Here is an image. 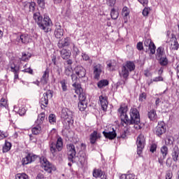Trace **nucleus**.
<instances>
[{
	"label": "nucleus",
	"instance_id": "obj_1",
	"mask_svg": "<svg viewBox=\"0 0 179 179\" xmlns=\"http://www.w3.org/2000/svg\"><path fill=\"white\" fill-rule=\"evenodd\" d=\"M128 106L121 105L117 110V114L122 121V125H134V124L141 123V115L136 108H131L130 110V120L128 117Z\"/></svg>",
	"mask_w": 179,
	"mask_h": 179
},
{
	"label": "nucleus",
	"instance_id": "obj_2",
	"mask_svg": "<svg viewBox=\"0 0 179 179\" xmlns=\"http://www.w3.org/2000/svg\"><path fill=\"white\" fill-rule=\"evenodd\" d=\"M33 19L37 23L39 29L43 30L45 33H48L51 31V27L52 26V21L51 18L47 15L41 16L39 12L34 13Z\"/></svg>",
	"mask_w": 179,
	"mask_h": 179
},
{
	"label": "nucleus",
	"instance_id": "obj_3",
	"mask_svg": "<svg viewBox=\"0 0 179 179\" xmlns=\"http://www.w3.org/2000/svg\"><path fill=\"white\" fill-rule=\"evenodd\" d=\"M166 36L168 37V41L169 40L171 46L170 49L173 50H177L179 48L178 41H177V37L174 34H171L170 31L166 32Z\"/></svg>",
	"mask_w": 179,
	"mask_h": 179
},
{
	"label": "nucleus",
	"instance_id": "obj_4",
	"mask_svg": "<svg viewBox=\"0 0 179 179\" xmlns=\"http://www.w3.org/2000/svg\"><path fill=\"white\" fill-rule=\"evenodd\" d=\"M62 138L61 137L57 138V143H52L50 145V152L52 154L53 156L55 155V153H57V150L58 152H61L62 150Z\"/></svg>",
	"mask_w": 179,
	"mask_h": 179
},
{
	"label": "nucleus",
	"instance_id": "obj_5",
	"mask_svg": "<svg viewBox=\"0 0 179 179\" xmlns=\"http://www.w3.org/2000/svg\"><path fill=\"white\" fill-rule=\"evenodd\" d=\"M41 164L43 169L45 170V171H48V173H51V171H54L55 170V167L48 162L47 158L42 157L41 158Z\"/></svg>",
	"mask_w": 179,
	"mask_h": 179
},
{
	"label": "nucleus",
	"instance_id": "obj_6",
	"mask_svg": "<svg viewBox=\"0 0 179 179\" xmlns=\"http://www.w3.org/2000/svg\"><path fill=\"white\" fill-rule=\"evenodd\" d=\"M145 136L144 135H139L137 137L136 140V145H137V154L138 156L142 155V151L143 150V148H145Z\"/></svg>",
	"mask_w": 179,
	"mask_h": 179
},
{
	"label": "nucleus",
	"instance_id": "obj_7",
	"mask_svg": "<svg viewBox=\"0 0 179 179\" xmlns=\"http://www.w3.org/2000/svg\"><path fill=\"white\" fill-rule=\"evenodd\" d=\"M73 87H75L76 94H78L79 101H87L86 100V94L83 92V89H82V86L78 85L76 84L72 85Z\"/></svg>",
	"mask_w": 179,
	"mask_h": 179
},
{
	"label": "nucleus",
	"instance_id": "obj_8",
	"mask_svg": "<svg viewBox=\"0 0 179 179\" xmlns=\"http://www.w3.org/2000/svg\"><path fill=\"white\" fill-rule=\"evenodd\" d=\"M23 10L26 13H35L36 7V3L34 1L31 2H24L23 4Z\"/></svg>",
	"mask_w": 179,
	"mask_h": 179
},
{
	"label": "nucleus",
	"instance_id": "obj_9",
	"mask_svg": "<svg viewBox=\"0 0 179 179\" xmlns=\"http://www.w3.org/2000/svg\"><path fill=\"white\" fill-rule=\"evenodd\" d=\"M61 117L63 120L67 121V122H71L72 118H73V113L69 109L64 108L62 110Z\"/></svg>",
	"mask_w": 179,
	"mask_h": 179
},
{
	"label": "nucleus",
	"instance_id": "obj_10",
	"mask_svg": "<svg viewBox=\"0 0 179 179\" xmlns=\"http://www.w3.org/2000/svg\"><path fill=\"white\" fill-rule=\"evenodd\" d=\"M50 99H52V92L49 90L45 92L43 96L41 98L40 104L43 106V107H47L48 100H50Z\"/></svg>",
	"mask_w": 179,
	"mask_h": 179
},
{
	"label": "nucleus",
	"instance_id": "obj_11",
	"mask_svg": "<svg viewBox=\"0 0 179 179\" xmlns=\"http://www.w3.org/2000/svg\"><path fill=\"white\" fill-rule=\"evenodd\" d=\"M101 64H97L93 66V75H94V79H96V80H99L100 79V75H101L102 71Z\"/></svg>",
	"mask_w": 179,
	"mask_h": 179
},
{
	"label": "nucleus",
	"instance_id": "obj_12",
	"mask_svg": "<svg viewBox=\"0 0 179 179\" xmlns=\"http://www.w3.org/2000/svg\"><path fill=\"white\" fill-rule=\"evenodd\" d=\"M144 45L145 47H148V50H150V54H155L156 52V45L152 41V39L147 38L144 41Z\"/></svg>",
	"mask_w": 179,
	"mask_h": 179
},
{
	"label": "nucleus",
	"instance_id": "obj_13",
	"mask_svg": "<svg viewBox=\"0 0 179 179\" xmlns=\"http://www.w3.org/2000/svg\"><path fill=\"white\" fill-rule=\"evenodd\" d=\"M76 75L79 79L85 78L86 76V69L82 66H78L75 68Z\"/></svg>",
	"mask_w": 179,
	"mask_h": 179
},
{
	"label": "nucleus",
	"instance_id": "obj_14",
	"mask_svg": "<svg viewBox=\"0 0 179 179\" xmlns=\"http://www.w3.org/2000/svg\"><path fill=\"white\" fill-rule=\"evenodd\" d=\"M55 29L54 34L56 37V38H61L62 36H64V29H62V27L61 26V24L57 22L55 24Z\"/></svg>",
	"mask_w": 179,
	"mask_h": 179
},
{
	"label": "nucleus",
	"instance_id": "obj_15",
	"mask_svg": "<svg viewBox=\"0 0 179 179\" xmlns=\"http://www.w3.org/2000/svg\"><path fill=\"white\" fill-rule=\"evenodd\" d=\"M17 41L18 43H22V44H29V43L31 41V38H30V36H29V34H24L18 36L17 38Z\"/></svg>",
	"mask_w": 179,
	"mask_h": 179
},
{
	"label": "nucleus",
	"instance_id": "obj_16",
	"mask_svg": "<svg viewBox=\"0 0 179 179\" xmlns=\"http://www.w3.org/2000/svg\"><path fill=\"white\" fill-rule=\"evenodd\" d=\"M36 159H37V155L29 153L28 154L25 158H23L22 162V164H29L33 162H34L36 160Z\"/></svg>",
	"mask_w": 179,
	"mask_h": 179
},
{
	"label": "nucleus",
	"instance_id": "obj_17",
	"mask_svg": "<svg viewBox=\"0 0 179 179\" xmlns=\"http://www.w3.org/2000/svg\"><path fill=\"white\" fill-rule=\"evenodd\" d=\"M99 103L103 111H107L108 107V101L107 96L101 95L99 96Z\"/></svg>",
	"mask_w": 179,
	"mask_h": 179
},
{
	"label": "nucleus",
	"instance_id": "obj_18",
	"mask_svg": "<svg viewBox=\"0 0 179 179\" xmlns=\"http://www.w3.org/2000/svg\"><path fill=\"white\" fill-rule=\"evenodd\" d=\"M71 37H66L63 40H60L58 42L59 48H64V47H69L71 45Z\"/></svg>",
	"mask_w": 179,
	"mask_h": 179
},
{
	"label": "nucleus",
	"instance_id": "obj_19",
	"mask_svg": "<svg viewBox=\"0 0 179 179\" xmlns=\"http://www.w3.org/2000/svg\"><path fill=\"white\" fill-rule=\"evenodd\" d=\"M68 155L69 160H72L75 156H76V150H75V145L73 144L67 145Z\"/></svg>",
	"mask_w": 179,
	"mask_h": 179
},
{
	"label": "nucleus",
	"instance_id": "obj_20",
	"mask_svg": "<svg viewBox=\"0 0 179 179\" xmlns=\"http://www.w3.org/2000/svg\"><path fill=\"white\" fill-rule=\"evenodd\" d=\"M166 133V127L164 124H159L154 130L155 135H163Z\"/></svg>",
	"mask_w": 179,
	"mask_h": 179
},
{
	"label": "nucleus",
	"instance_id": "obj_21",
	"mask_svg": "<svg viewBox=\"0 0 179 179\" xmlns=\"http://www.w3.org/2000/svg\"><path fill=\"white\" fill-rule=\"evenodd\" d=\"M10 71L11 72H13L14 73V79H19V72L20 70V68L19 67V66L13 64L10 65Z\"/></svg>",
	"mask_w": 179,
	"mask_h": 179
},
{
	"label": "nucleus",
	"instance_id": "obj_22",
	"mask_svg": "<svg viewBox=\"0 0 179 179\" xmlns=\"http://www.w3.org/2000/svg\"><path fill=\"white\" fill-rule=\"evenodd\" d=\"M103 135H117L114 127L109 125L106 129L102 132Z\"/></svg>",
	"mask_w": 179,
	"mask_h": 179
},
{
	"label": "nucleus",
	"instance_id": "obj_23",
	"mask_svg": "<svg viewBox=\"0 0 179 179\" xmlns=\"http://www.w3.org/2000/svg\"><path fill=\"white\" fill-rule=\"evenodd\" d=\"M60 55L62 59H69V58H71V55H72V53H71V51L66 49H62L60 50Z\"/></svg>",
	"mask_w": 179,
	"mask_h": 179
},
{
	"label": "nucleus",
	"instance_id": "obj_24",
	"mask_svg": "<svg viewBox=\"0 0 179 179\" xmlns=\"http://www.w3.org/2000/svg\"><path fill=\"white\" fill-rule=\"evenodd\" d=\"M125 69L129 72H132V71H135V63L131 61H127L124 65H123Z\"/></svg>",
	"mask_w": 179,
	"mask_h": 179
},
{
	"label": "nucleus",
	"instance_id": "obj_25",
	"mask_svg": "<svg viewBox=\"0 0 179 179\" xmlns=\"http://www.w3.org/2000/svg\"><path fill=\"white\" fill-rule=\"evenodd\" d=\"M50 76V73L48 70H46L43 72V76L41 78V83L42 85H47L48 83V78Z\"/></svg>",
	"mask_w": 179,
	"mask_h": 179
},
{
	"label": "nucleus",
	"instance_id": "obj_26",
	"mask_svg": "<svg viewBox=\"0 0 179 179\" xmlns=\"http://www.w3.org/2000/svg\"><path fill=\"white\" fill-rule=\"evenodd\" d=\"M148 117L150 121H156V120H157V113H156V110L152 109L148 111Z\"/></svg>",
	"mask_w": 179,
	"mask_h": 179
},
{
	"label": "nucleus",
	"instance_id": "obj_27",
	"mask_svg": "<svg viewBox=\"0 0 179 179\" xmlns=\"http://www.w3.org/2000/svg\"><path fill=\"white\" fill-rule=\"evenodd\" d=\"M129 71L127 70L124 66H122V71L120 72V78H123L124 79H127L128 76H129Z\"/></svg>",
	"mask_w": 179,
	"mask_h": 179
},
{
	"label": "nucleus",
	"instance_id": "obj_28",
	"mask_svg": "<svg viewBox=\"0 0 179 179\" xmlns=\"http://www.w3.org/2000/svg\"><path fill=\"white\" fill-rule=\"evenodd\" d=\"M166 57V52H164V49L162 47H159L157 50L156 58L159 59Z\"/></svg>",
	"mask_w": 179,
	"mask_h": 179
},
{
	"label": "nucleus",
	"instance_id": "obj_29",
	"mask_svg": "<svg viewBox=\"0 0 179 179\" xmlns=\"http://www.w3.org/2000/svg\"><path fill=\"white\" fill-rule=\"evenodd\" d=\"M179 150L178 147H175L172 152V159L173 162H177L178 160Z\"/></svg>",
	"mask_w": 179,
	"mask_h": 179
},
{
	"label": "nucleus",
	"instance_id": "obj_30",
	"mask_svg": "<svg viewBox=\"0 0 179 179\" xmlns=\"http://www.w3.org/2000/svg\"><path fill=\"white\" fill-rule=\"evenodd\" d=\"M12 148V143H10L9 141H6L5 144L3 147V152L6 153L10 150Z\"/></svg>",
	"mask_w": 179,
	"mask_h": 179
},
{
	"label": "nucleus",
	"instance_id": "obj_31",
	"mask_svg": "<svg viewBox=\"0 0 179 179\" xmlns=\"http://www.w3.org/2000/svg\"><path fill=\"white\" fill-rule=\"evenodd\" d=\"M65 71L64 73L66 76H71L73 73V69H72V66H64Z\"/></svg>",
	"mask_w": 179,
	"mask_h": 179
},
{
	"label": "nucleus",
	"instance_id": "obj_32",
	"mask_svg": "<svg viewBox=\"0 0 179 179\" xmlns=\"http://www.w3.org/2000/svg\"><path fill=\"white\" fill-rule=\"evenodd\" d=\"M78 108L80 111H85L87 108V101H80L78 103Z\"/></svg>",
	"mask_w": 179,
	"mask_h": 179
},
{
	"label": "nucleus",
	"instance_id": "obj_33",
	"mask_svg": "<svg viewBox=\"0 0 179 179\" xmlns=\"http://www.w3.org/2000/svg\"><path fill=\"white\" fill-rule=\"evenodd\" d=\"M97 86L99 89H102V87H106V86H108V80H101L98 82Z\"/></svg>",
	"mask_w": 179,
	"mask_h": 179
},
{
	"label": "nucleus",
	"instance_id": "obj_34",
	"mask_svg": "<svg viewBox=\"0 0 179 179\" xmlns=\"http://www.w3.org/2000/svg\"><path fill=\"white\" fill-rule=\"evenodd\" d=\"M79 160L81 164H85L87 162V156L86 155V153L82 152L80 154Z\"/></svg>",
	"mask_w": 179,
	"mask_h": 179
},
{
	"label": "nucleus",
	"instance_id": "obj_35",
	"mask_svg": "<svg viewBox=\"0 0 179 179\" xmlns=\"http://www.w3.org/2000/svg\"><path fill=\"white\" fill-rule=\"evenodd\" d=\"M159 60V64L162 65V66H166V65L169 64V59L166 56L164 57H161L158 59Z\"/></svg>",
	"mask_w": 179,
	"mask_h": 179
},
{
	"label": "nucleus",
	"instance_id": "obj_36",
	"mask_svg": "<svg viewBox=\"0 0 179 179\" xmlns=\"http://www.w3.org/2000/svg\"><path fill=\"white\" fill-rule=\"evenodd\" d=\"M93 177L95 178H99V177H101L103 176V171L100 169H94L92 173Z\"/></svg>",
	"mask_w": 179,
	"mask_h": 179
},
{
	"label": "nucleus",
	"instance_id": "obj_37",
	"mask_svg": "<svg viewBox=\"0 0 179 179\" xmlns=\"http://www.w3.org/2000/svg\"><path fill=\"white\" fill-rule=\"evenodd\" d=\"M33 135H38L41 132V127L40 126H36L31 129Z\"/></svg>",
	"mask_w": 179,
	"mask_h": 179
},
{
	"label": "nucleus",
	"instance_id": "obj_38",
	"mask_svg": "<svg viewBox=\"0 0 179 179\" xmlns=\"http://www.w3.org/2000/svg\"><path fill=\"white\" fill-rule=\"evenodd\" d=\"M48 120L50 124H52V125H54V124L57 122V117L54 114H50L48 117Z\"/></svg>",
	"mask_w": 179,
	"mask_h": 179
},
{
	"label": "nucleus",
	"instance_id": "obj_39",
	"mask_svg": "<svg viewBox=\"0 0 179 179\" xmlns=\"http://www.w3.org/2000/svg\"><path fill=\"white\" fill-rule=\"evenodd\" d=\"M110 16H111V18L113 19V20L118 19V11L113 8L110 11Z\"/></svg>",
	"mask_w": 179,
	"mask_h": 179
},
{
	"label": "nucleus",
	"instance_id": "obj_40",
	"mask_svg": "<svg viewBox=\"0 0 179 179\" xmlns=\"http://www.w3.org/2000/svg\"><path fill=\"white\" fill-rule=\"evenodd\" d=\"M44 120H45V114L43 113H40L37 119L38 124H43V121H44Z\"/></svg>",
	"mask_w": 179,
	"mask_h": 179
},
{
	"label": "nucleus",
	"instance_id": "obj_41",
	"mask_svg": "<svg viewBox=\"0 0 179 179\" xmlns=\"http://www.w3.org/2000/svg\"><path fill=\"white\" fill-rule=\"evenodd\" d=\"M161 153L162 154V156L164 159L167 156V153H169V148L167 146H163L161 148Z\"/></svg>",
	"mask_w": 179,
	"mask_h": 179
},
{
	"label": "nucleus",
	"instance_id": "obj_42",
	"mask_svg": "<svg viewBox=\"0 0 179 179\" xmlns=\"http://www.w3.org/2000/svg\"><path fill=\"white\" fill-rule=\"evenodd\" d=\"M66 80L64 79L60 81V85H62V89L64 92L68 90V85H66Z\"/></svg>",
	"mask_w": 179,
	"mask_h": 179
},
{
	"label": "nucleus",
	"instance_id": "obj_43",
	"mask_svg": "<svg viewBox=\"0 0 179 179\" xmlns=\"http://www.w3.org/2000/svg\"><path fill=\"white\" fill-rule=\"evenodd\" d=\"M15 179H29V176L26 173H17L15 176Z\"/></svg>",
	"mask_w": 179,
	"mask_h": 179
},
{
	"label": "nucleus",
	"instance_id": "obj_44",
	"mask_svg": "<svg viewBox=\"0 0 179 179\" xmlns=\"http://www.w3.org/2000/svg\"><path fill=\"white\" fill-rule=\"evenodd\" d=\"M70 76L71 78V80L73 83V85L80 86V84L78 83V76H76V75L73 73Z\"/></svg>",
	"mask_w": 179,
	"mask_h": 179
},
{
	"label": "nucleus",
	"instance_id": "obj_45",
	"mask_svg": "<svg viewBox=\"0 0 179 179\" xmlns=\"http://www.w3.org/2000/svg\"><path fill=\"white\" fill-rule=\"evenodd\" d=\"M0 107H4V108H8V101L5 98H1L0 100Z\"/></svg>",
	"mask_w": 179,
	"mask_h": 179
},
{
	"label": "nucleus",
	"instance_id": "obj_46",
	"mask_svg": "<svg viewBox=\"0 0 179 179\" xmlns=\"http://www.w3.org/2000/svg\"><path fill=\"white\" fill-rule=\"evenodd\" d=\"M31 55L29 53H22V61H27L28 59H30V57Z\"/></svg>",
	"mask_w": 179,
	"mask_h": 179
},
{
	"label": "nucleus",
	"instance_id": "obj_47",
	"mask_svg": "<svg viewBox=\"0 0 179 179\" xmlns=\"http://www.w3.org/2000/svg\"><path fill=\"white\" fill-rule=\"evenodd\" d=\"M122 15L124 17H127V16H128V15H129V10H128V8L127 6H125L122 8Z\"/></svg>",
	"mask_w": 179,
	"mask_h": 179
},
{
	"label": "nucleus",
	"instance_id": "obj_48",
	"mask_svg": "<svg viewBox=\"0 0 179 179\" xmlns=\"http://www.w3.org/2000/svg\"><path fill=\"white\" fill-rule=\"evenodd\" d=\"M98 138L97 135H92L90 138V143L92 144L96 143V141Z\"/></svg>",
	"mask_w": 179,
	"mask_h": 179
},
{
	"label": "nucleus",
	"instance_id": "obj_49",
	"mask_svg": "<svg viewBox=\"0 0 179 179\" xmlns=\"http://www.w3.org/2000/svg\"><path fill=\"white\" fill-rule=\"evenodd\" d=\"M139 101H145L146 100V93L143 92L139 95Z\"/></svg>",
	"mask_w": 179,
	"mask_h": 179
},
{
	"label": "nucleus",
	"instance_id": "obj_50",
	"mask_svg": "<svg viewBox=\"0 0 179 179\" xmlns=\"http://www.w3.org/2000/svg\"><path fill=\"white\" fill-rule=\"evenodd\" d=\"M37 3L40 8H44L45 6V1L44 0H37Z\"/></svg>",
	"mask_w": 179,
	"mask_h": 179
},
{
	"label": "nucleus",
	"instance_id": "obj_51",
	"mask_svg": "<svg viewBox=\"0 0 179 179\" xmlns=\"http://www.w3.org/2000/svg\"><path fill=\"white\" fill-rule=\"evenodd\" d=\"M17 113L20 116L24 115V114H26V109L24 108H20L17 110Z\"/></svg>",
	"mask_w": 179,
	"mask_h": 179
},
{
	"label": "nucleus",
	"instance_id": "obj_52",
	"mask_svg": "<svg viewBox=\"0 0 179 179\" xmlns=\"http://www.w3.org/2000/svg\"><path fill=\"white\" fill-rule=\"evenodd\" d=\"M164 78L162 76H159L158 77H155L153 78V82H163Z\"/></svg>",
	"mask_w": 179,
	"mask_h": 179
},
{
	"label": "nucleus",
	"instance_id": "obj_53",
	"mask_svg": "<svg viewBox=\"0 0 179 179\" xmlns=\"http://www.w3.org/2000/svg\"><path fill=\"white\" fill-rule=\"evenodd\" d=\"M136 48L138 51H142V50H143V43L142 42H138Z\"/></svg>",
	"mask_w": 179,
	"mask_h": 179
},
{
	"label": "nucleus",
	"instance_id": "obj_54",
	"mask_svg": "<svg viewBox=\"0 0 179 179\" xmlns=\"http://www.w3.org/2000/svg\"><path fill=\"white\" fill-rule=\"evenodd\" d=\"M106 139H110V141H113V139H115L117 135H105Z\"/></svg>",
	"mask_w": 179,
	"mask_h": 179
},
{
	"label": "nucleus",
	"instance_id": "obj_55",
	"mask_svg": "<svg viewBox=\"0 0 179 179\" xmlns=\"http://www.w3.org/2000/svg\"><path fill=\"white\" fill-rule=\"evenodd\" d=\"M72 64H73V62L71 59H67L66 64H64V66H72Z\"/></svg>",
	"mask_w": 179,
	"mask_h": 179
},
{
	"label": "nucleus",
	"instance_id": "obj_56",
	"mask_svg": "<svg viewBox=\"0 0 179 179\" xmlns=\"http://www.w3.org/2000/svg\"><path fill=\"white\" fill-rule=\"evenodd\" d=\"M165 178L166 179H171V178H173V172L168 171L166 173V174Z\"/></svg>",
	"mask_w": 179,
	"mask_h": 179
},
{
	"label": "nucleus",
	"instance_id": "obj_57",
	"mask_svg": "<svg viewBox=\"0 0 179 179\" xmlns=\"http://www.w3.org/2000/svg\"><path fill=\"white\" fill-rule=\"evenodd\" d=\"M157 148V145L156 144H152L150 148V151L152 152V153H154L156 152V149Z\"/></svg>",
	"mask_w": 179,
	"mask_h": 179
},
{
	"label": "nucleus",
	"instance_id": "obj_58",
	"mask_svg": "<svg viewBox=\"0 0 179 179\" xmlns=\"http://www.w3.org/2000/svg\"><path fill=\"white\" fill-rule=\"evenodd\" d=\"M138 1L139 2V3L143 5V6H148V0H138Z\"/></svg>",
	"mask_w": 179,
	"mask_h": 179
},
{
	"label": "nucleus",
	"instance_id": "obj_59",
	"mask_svg": "<svg viewBox=\"0 0 179 179\" xmlns=\"http://www.w3.org/2000/svg\"><path fill=\"white\" fill-rule=\"evenodd\" d=\"M82 58L84 61H89L90 59V57L86 53L82 54Z\"/></svg>",
	"mask_w": 179,
	"mask_h": 179
},
{
	"label": "nucleus",
	"instance_id": "obj_60",
	"mask_svg": "<svg viewBox=\"0 0 179 179\" xmlns=\"http://www.w3.org/2000/svg\"><path fill=\"white\" fill-rule=\"evenodd\" d=\"M22 72H27V73H30L31 75H33V69L31 68H27L24 70H22Z\"/></svg>",
	"mask_w": 179,
	"mask_h": 179
},
{
	"label": "nucleus",
	"instance_id": "obj_61",
	"mask_svg": "<svg viewBox=\"0 0 179 179\" xmlns=\"http://www.w3.org/2000/svg\"><path fill=\"white\" fill-rule=\"evenodd\" d=\"M143 16H148L149 15V8H145L143 10Z\"/></svg>",
	"mask_w": 179,
	"mask_h": 179
},
{
	"label": "nucleus",
	"instance_id": "obj_62",
	"mask_svg": "<svg viewBox=\"0 0 179 179\" xmlns=\"http://www.w3.org/2000/svg\"><path fill=\"white\" fill-rule=\"evenodd\" d=\"M73 51L77 55L79 54V49L75 45V43H73Z\"/></svg>",
	"mask_w": 179,
	"mask_h": 179
},
{
	"label": "nucleus",
	"instance_id": "obj_63",
	"mask_svg": "<svg viewBox=\"0 0 179 179\" xmlns=\"http://www.w3.org/2000/svg\"><path fill=\"white\" fill-rule=\"evenodd\" d=\"M165 143L168 144V145H171V143H173V140H171V138L170 137H168L166 140H165Z\"/></svg>",
	"mask_w": 179,
	"mask_h": 179
},
{
	"label": "nucleus",
	"instance_id": "obj_64",
	"mask_svg": "<svg viewBox=\"0 0 179 179\" xmlns=\"http://www.w3.org/2000/svg\"><path fill=\"white\" fill-rule=\"evenodd\" d=\"M36 179H44V175L41 173H38L36 176Z\"/></svg>",
	"mask_w": 179,
	"mask_h": 179
}]
</instances>
